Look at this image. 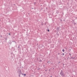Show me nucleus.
Instances as JSON below:
<instances>
[{"label": "nucleus", "mask_w": 77, "mask_h": 77, "mask_svg": "<svg viewBox=\"0 0 77 77\" xmlns=\"http://www.w3.org/2000/svg\"><path fill=\"white\" fill-rule=\"evenodd\" d=\"M20 75H21V74H19V77H20Z\"/></svg>", "instance_id": "obj_5"}, {"label": "nucleus", "mask_w": 77, "mask_h": 77, "mask_svg": "<svg viewBox=\"0 0 77 77\" xmlns=\"http://www.w3.org/2000/svg\"><path fill=\"white\" fill-rule=\"evenodd\" d=\"M49 30H48V32H49Z\"/></svg>", "instance_id": "obj_10"}, {"label": "nucleus", "mask_w": 77, "mask_h": 77, "mask_svg": "<svg viewBox=\"0 0 77 77\" xmlns=\"http://www.w3.org/2000/svg\"><path fill=\"white\" fill-rule=\"evenodd\" d=\"M24 75H26V74H24Z\"/></svg>", "instance_id": "obj_8"}, {"label": "nucleus", "mask_w": 77, "mask_h": 77, "mask_svg": "<svg viewBox=\"0 0 77 77\" xmlns=\"http://www.w3.org/2000/svg\"><path fill=\"white\" fill-rule=\"evenodd\" d=\"M41 61V62L42 60H41V61Z\"/></svg>", "instance_id": "obj_13"}, {"label": "nucleus", "mask_w": 77, "mask_h": 77, "mask_svg": "<svg viewBox=\"0 0 77 77\" xmlns=\"http://www.w3.org/2000/svg\"><path fill=\"white\" fill-rule=\"evenodd\" d=\"M41 61V62L42 60H41V61Z\"/></svg>", "instance_id": "obj_14"}, {"label": "nucleus", "mask_w": 77, "mask_h": 77, "mask_svg": "<svg viewBox=\"0 0 77 77\" xmlns=\"http://www.w3.org/2000/svg\"><path fill=\"white\" fill-rule=\"evenodd\" d=\"M9 35H11V34L10 33H9Z\"/></svg>", "instance_id": "obj_9"}, {"label": "nucleus", "mask_w": 77, "mask_h": 77, "mask_svg": "<svg viewBox=\"0 0 77 77\" xmlns=\"http://www.w3.org/2000/svg\"><path fill=\"white\" fill-rule=\"evenodd\" d=\"M69 54V55H70V56H71V54Z\"/></svg>", "instance_id": "obj_6"}, {"label": "nucleus", "mask_w": 77, "mask_h": 77, "mask_svg": "<svg viewBox=\"0 0 77 77\" xmlns=\"http://www.w3.org/2000/svg\"><path fill=\"white\" fill-rule=\"evenodd\" d=\"M45 71H47V70H45Z\"/></svg>", "instance_id": "obj_15"}, {"label": "nucleus", "mask_w": 77, "mask_h": 77, "mask_svg": "<svg viewBox=\"0 0 77 77\" xmlns=\"http://www.w3.org/2000/svg\"><path fill=\"white\" fill-rule=\"evenodd\" d=\"M18 48H20V46H18Z\"/></svg>", "instance_id": "obj_7"}, {"label": "nucleus", "mask_w": 77, "mask_h": 77, "mask_svg": "<svg viewBox=\"0 0 77 77\" xmlns=\"http://www.w3.org/2000/svg\"><path fill=\"white\" fill-rule=\"evenodd\" d=\"M71 58H72V59H73V57H72Z\"/></svg>", "instance_id": "obj_11"}, {"label": "nucleus", "mask_w": 77, "mask_h": 77, "mask_svg": "<svg viewBox=\"0 0 77 77\" xmlns=\"http://www.w3.org/2000/svg\"><path fill=\"white\" fill-rule=\"evenodd\" d=\"M17 71L18 72L19 74H21V70L20 69H17Z\"/></svg>", "instance_id": "obj_1"}, {"label": "nucleus", "mask_w": 77, "mask_h": 77, "mask_svg": "<svg viewBox=\"0 0 77 77\" xmlns=\"http://www.w3.org/2000/svg\"><path fill=\"white\" fill-rule=\"evenodd\" d=\"M32 9H33V8H32Z\"/></svg>", "instance_id": "obj_12"}, {"label": "nucleus", "mask_w": 77, "mask_h": 77, "mask_svg": "<svg viewBox=\"0 0 77 77\" xmlns=\"http://www.w3.org/2000/svg\"><path fill=\"white\" fill-rule=\"evenodd\" d=\"M62 55H63V56H64V53H63V54H62Z\"/></svg>", "instance_id": "obj_4"}, {"label": "nucleus", "mask_w": 77, "mask_h": 77, "mask_svg": "<svg viewBox=\"0 0 77 77\" xmlns=\"http://www.w3.org/2000/svg\"><path fill=\"white\" fill-rule=\"evenodd\" d=\"M62 51H63V52H64V51H65V50H64V49L62 50Z\"/></svg>", "instance_id": "obj_3"}, {"label": "nucleus", "mask_w": 77, "mask_h": 77, "mask_svg": "<svg viewBox=\"0 0 77 77\" xmlns=\"http://www.w3.org/2000/svg\"><path fill=\"white\" fill-rule=\"evenodd\" d=\"M60 74L62 76H65V75H64L63 73V71H62V70H61L60 73Z\"/></svg>", "instance_id": "obj_2"}]
</instances>
